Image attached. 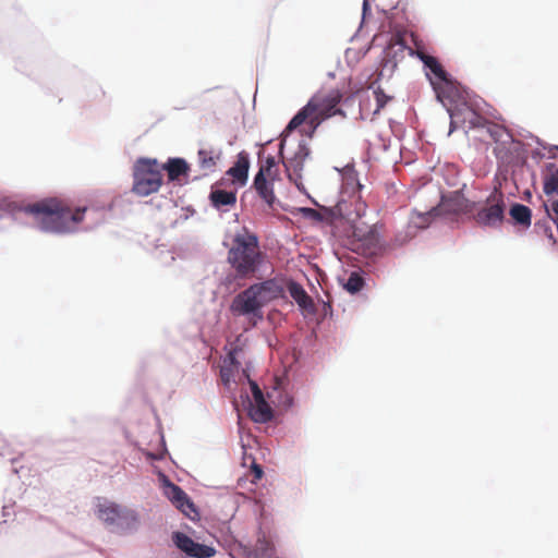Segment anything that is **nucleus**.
<instances>
[{"label": "nucleus", "instance_id": "1", "mask_svg": "<svg viewBox=\"0 0 558 558\" xmlns=\"http://www.w3.org/2000/svg\"><path fill=\"white\" fill-rule=\"evenodd\" d=\"M23 210L33 216L44 231L68 233L76 230L83 221L87 207L72 208L70 203L58 197H49L29 204Z\"/></svg>", "mask_w": 558, "mask_h": 558}, {"label": "nucleus", "instance_id": "2", "mask_svg": "<svg viewBox=\"0 0 558 558\" xmlns=\"http://www.w3.org/2000/svg\"><path fill=\"white\" fill-rule=\"evenodd\" d=\"M341 99L342 94L339 89H331L327 93L319 92L315 94L290 120L282 133L283 137L299 129L302 124H307L310 128L308 131H301L302 134L313 136L317 128L325 120L336 114L345 117V113L338 107Z\"/></svg>", "mask_w": 558, "mask_h": 558}, {"label": "nucleus", "instance_id": "3", "mask_svg": "<svg viewBox=\"0 0 558 558\" xmlns=\"http://www.w3.org/2000/svg\"><path fill=\"white\" fill-rule=\"evenodd\" d=\"M286 278L277 276L259 283H254L239 293L231 304L233 313L239 315H257L262 317L260 310L269 302L284 298Z\"/></svg>", "mask_w": 558, "mask_h": 558}, {"label": "nucleus", "instance_id": "4", "mask_svg": "<svg viewBox=\"0 0 558 558\" xmlns=\"http://www.w3.org/2000/svg\"><path fill=\"white\" fill-rule=\"evenodd\" d=\"M227 260L238 278H250L259 269L264 262V253L259 248L258 238L243 229L232 240Z\"/></svg>", "mask_w": 558, "mask_h": 558}, {"label": "nucleus", "instance_id": "5", "mask_svg": "<svg viewBox=\"0 0 558 558\" xmlns=\"http://www.w3.org/2000/svg\"><path fill=\"white\" fill-rule=\"evenodd\" d=\"M162 184V167L155 159H138L133 167L132 192L148 196L158 192Z\"/></svg>", "mask_w": 558, "mask_h": 558}, {"label": "nucleus", "instance_id": "6", "mask_svg": "<svg viewBox=\"0 0 558 558\" xmlns=\"http://www.w3.org/2000/svg\"><path fill=\"white\" fill-rule=\"evenodd\" d=\"M280 180V172L274 156L266 157L260 161L259 169L254 177L253 187L258 197L269 207L274 208L277 203L275 194V182Z\"/></svg>", "mask_w": 558, "mask_h": 558}, {"label": "nucleus", "instance_id": "7", "mask_svg": "<svg viewBox=\"0 0 558 558\" xmlns=\"http://www.w3.org/2000/svg\"><path fill=\"white\" fill-rule=\"evenodd\" d=\"M415 54L435 76V80L430 78V83L437 94V98L442 99L448 97L449 92L453 89V83L448 73L444 70L442 65L435 57L425 53L418 48L416 49Z\"/></svg>", "mask_w": 558, "mask_h": 558}, {"label": "nucleus", "instance_id": "8", "mask_svg": "<svg viewBox=\"0 0 558 558\" xmlns=\"http://www.w3.org/2000/svg\"><path fill=\"white\" fill-rule=\"evenodd\" d=\"M505 207L502 193L494 192L487 197L485 205L476 211L474 219L481 226L496 227L504 220Z\"/></svg>", "mask_w": 558, "mask_h": 558}, {"label": "nucleus", "instance_id": "9", "mask_svg": "<svg viewBox=\"0 0 558 558\" xmlns=\"http://www.w3.org/2000/svg\"><path fill=\"white\" fill-rule=\"evenodd\" d=\"M474 206L475 204L466 199L461 191H454L441 196L437 210L440 215L453 220L460 215L472 213Z\"/></svg>", "mask_w": 558, "mask_h": 558}, {"label": "nucleus", "instance_id": "10", "mask_svg": "<svg viewBox=\"0 0 558 558\" xmlns=\"http://www.w3.org/2000/svg\"><path fill=\"white\" fill-rule=\"evenodd\" d=\"M310 156V148L305 142H301L292 157L284 159L283 166L290 181L294 182L299 190H302V171L306 158Z\"/></svg>", "mask_w": 558, "mask_h": 558}, {"label": "nucleus", "instance_id": "11", "mask_svg": "<svg viewBox=\"0 0 558 558\" xmlns=\"http://www.w3.org/2000/svg\"><path fill=\"white\" fill-rule=\"evenodd\" d=\"M450 132L458 128L474 129L484 125L485 119L468 105L457 107L450 112Z\"/></svg>", "mask_w": 558, "mask_h": 558}, {"label": "nucleus", "instance_id": "12", "mask_svg": "<svg viewBox=\"0 0 558 558\" xmlns=\"http://www.w3.org/2000/svg\"><path fill=\"white\" fill-rule=\"evenodd\" d=\"M172 539L179 549L194 558H210L216 554L213 547L196 543L182 532L173 533Z\"/></svg>", "mask_w": 558, "mask_h": 558}, {"label": "nucleus", "instance_id": "13", "mask_svg": "<svg viewBox=\"0 0 558 558\" xmlns=\"http://www.w3.org/2000/svg\"><path fill=\"white\" fill-rule=\"evenodd\" d=\"M353 235L359 242V248H362L363 254L366 256L377 255L381 251V243L379 233L374 226L367 229L355 227Z\"/></svg>", "mask_w": 558, "mask_h": 558}, {"label": "nucleus", "instance_id": "14", "mask_svg": "<svg viewBox=\"0 0 558 558\" xmlns=\"http://www.w3.org/2000/svg\"><path fill=\"white\" fill-rule=\"evenodd\" d=\"M286 290L289 291L291 298L296 302L299 307L308 314L315 312L313 299L307 294L304 288L296 281L286 278Z\"/></svg>", "mask_w": 558, "mask_h": 558}, {"label": "nucleus", "instance_id": "15", "mask_svg": "<svg viewBox=\"0 0 558 558\" xmlns=\"http://www.w3.org/2000/svg\"><path fill=\"white\" fill-rule=\"evenodd\" d=\"M129 515L135 520L133 512L123 510L116 504L105 501L97 506V517L107 524H114L121 519H128Z\"/></svg>", "mask_w": 558, "mask_h": 558}, {"label": "nucleus", "instance_id": "16", "mask_svg": "<svg viewBox=\"0 0 558 558\" xmlns=\"http://www.w3.org/2000/svg\"><path fill=\"white\" fill-rule=\"evenodd\" d=\"M213 207L221 211H229L236 204V192L221 189H213L209 194Z\"/></svg>", "mask_w": 558, "mask_h": 558}, {"label": "nucleus", "instance_id": "17", "mask_svg": "<svg viewBox=\"0 0 558 558\" xmlns=\"http://www.w3.org/2000/svg\"><path fill=\"white\" fill-rule=\"evenodd\" d=\"M248 168V155L245 151H241L238 154L234 165L227 171V175L231 177L234 183L244 185L247 181Z\"/></svg>", "mask_w": 558, "mask_h": 558}, {"label": "nucleus", "instance_id": "18", "mask_svg": "<svg viewBox=\"0 0 558 558\" xmlns=\"http://www.w3.org/2000/svg\"><path fill=\"white\" fill-rule=\"evenodd\" d=\"M197 156L199 168L204 171V174H208L215 171L221 153L211 147H204L198 150Z\"/></svg>", "mask_w": 558, "mask_h": 558}, {"label": "nucleus", "instance_id": "19", "mask_svg": "<svg viewBox=\"0 0 558 558\" xmlns=\"http://www.w3.org/2000/svg\"><path fill=\"white\" fill-rule=\"evenodd\" d=\"M236 350L230 351L223 359V363L220 368V377L225 385H229L234 378V375L239 372L240 362L236 360Z\"/></svg>", "mask_w": 558, "mask_h": 558}, {"label": "nucleus", "instance_id": "20", "mask_svg": "<svg viewBox=\"0 0 558 558\" xmlns=\"http://www.w3.org/2000/svg\"><path fill=\"white\" fill-rule=\"evenodd\" d=\"M169 498L182 512L187 514L190 510L194 511V505L181 487L171 484Z\"/></svg>", "mask_w": 558, "mask_h": 558}, {"label": "nucleus", "instance_id": "21", "mask_svg": "<svg viewBox=\"0 0 558 558\" xmlns=\"http://www.w3.org/2000/svg\"><path fill=\"white\" fill-rule=\"evenodd\" d=\"M509 215L515 225L522 226L523 228H529L531 226L532 211L527 206L514 203L510 207Z\"/></svg>", "mask_w": 558, "mask_h": 558}, {"label": "nucleus", "instance_id": "22", "mask_svg": "<svg viewBox=\"0 0 558 558\" xmlns=\"http://www.w3.org/2000/svg\"><path fill=\"white\" fill-rule=\"evenodd\" d=\"M248 413L251 418L256 423H267L271 421L274 416L272 409L266 400L252 403Z\"/></svg>", "mask_w": 558, "mask_h": 558}, {"label": "nucleus", "instance_id": "23", "mask_svg": "<svg viewBox=\"0 0 558 558\" xmlns=\"http://www.w3.org/2000/svg\"><path fill=\"white\" fill-rule=\"evenodd\" d=\"M161 167L162 170H167L170 181L178 180L190 170L187 162L182 158H170L168 162Z\"/></svg>", "mask_w": 558, "mask_h": 558}, {"label": "nucleus", "instance_id": "24", "mask_svg": "<svg viewBox=\"0 0 558 558\" xmlns=\"http://www.w3.org/2000/svg\"><path fill=\"white\" fill-rule=\"evenodd\" d=\"M546 169L543 191L546 195H556L558 194V168L554 163H549Z\"/></svg>", "mask_w": 558, "mask_h": 558}, {"label": "nucleus", "instance_id": "25", "mask_svg": "<svg viewBox=\"0 0 558 558\" xmlns=\"http://www.w3.org/2000/svg\"><path fill=\"white\" fill-rule=\"evenodd\" d=\"M364 278L356 271L350 274L344 288L348 292L354 294L360 292L364 287Z\"/></svg>", "mask_w": 558, "mask_h": 558}, {"label": "nucleus", "instance_id": "26", "mask_svg": "<svg viewBox=\"0 0 558 558\" xmlns=\"http://www.w3.org/2000/svg\"><path fill=\"white\" fill-rule=\"evenodd\" d=\"M373 94L376 101L374 113H378L386 106L390 97H388L380 88L374 90Z\"/></svg>", "mask_w": 558, "mask_h": 558}, {"label": "nucleus", "instance_id": "27", "mask_svg": "<svg viewBox=\"0 0 558 558\" xmlns=\"http://www.w3.org/2000/svg\"><path fill=\"white\" fill-rule=\"evenodd\" d=\"M251 388H252L254 403L265 400L263 391L259 389V387L256 383H254V381L251 383Z\"/></svg>", "mask_w": 558, "mask_h": 558}, {"label": "nucleus", "instance_id": "28", "mask_svg": "<svg viewBox=\"0 0 558 558\" xmlns=\"http://www.w3.org/2000/svg\"><path fill=\"white\" fill-rule=\"evenodd\" d=\"M251 388H252L254 403L265 400L263 391L259 389V387L256 383H254V381L251 383Z\"/></svg>", "mask_w": 558, "mask_h": 558}, {"label": "nucleus", "instance_id": "29", "mask_svg": "<svg viewBox=\"0 0 558 558\" xmlns=\"http://www.w3.org/2000/svg\"><path fill=\"white\" fill-rule=\"evenodd\" d=\"M335 210L337 211V214L340 217H343V218H348L349 217V211H348V208H347V203L344 201L338 202V204L335 207Z\"/></svg>", "mask_w": 558, "mask_h": 558}, {"label": "nucleus", "instance_id": "30", "mask_svg": "<svg viewBox=\"0 0 558 558\" xmlns=\"http://www.w3.org/2000/svg\"><path fill=\"white\" fill-rule=\"evenodd\" d=\"M252 473H253V476H254L253 477V482L254 483L259 481L263 477V474H264L262 466L258 465V464H253Z\"/></svg>", "mask_w": 558, "mask_h": 558}, {"label": "nucleus", "instance_id": "31", "mask_svg": "<svg viewBox=\"0 0 558 558\" xmlns=\"http://www.w3.org/2000/svg\"><path fill=\"white\" fill-rule=\"evenodd\" d=\"M548 214L554 221H558V201L551 203L550 211L548 210Z\"/></svg>", "mask_w": 558, "mask_h": 558}, {"label": "nucleus", "instance_id": "32", "mask_svg": "<svg viewBox=\"0 0 558 558\" xmlns=\"http://www.w3.org/2000/svg\"><path fill=\"white\" fill-rule=\"evenodd\" d=\"M283 143H284V138H283V140L281 141V143H280V155H282Z\"/></svg>", "mask_w": 558, "mask_h": 558}]
</instances>
